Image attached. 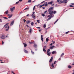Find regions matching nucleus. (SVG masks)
I'll list each match as a JSON object with an SVG mask.
<instances>
[{"mask_svg": "<svg viewBox=\"0 0 74 74\" xmlns=\"http://www.w3.org/2000/svg\"><path fill=\"white\" fill-rule=\"evenodd\" d=\"M51 10H53V8H50L48 10V11L49 12V14H50V15H49L47 17V18H48V17H49V18L47 20V21H48L49 20L51 19V18L53 17V14H53V11Z\"/></svg>", "mask_w": 74, "mask_h": 74, "instance_id": "obj_1", "label": "nucleus"}, {"mask_svg": "<svg viewBox=\"0 0 74 74\" xmlns=\"http://www.w3.org/2000/svg\"><path fill=\"white\" fill-rule=\"evenodd\" d=\"M56 61H55L54 63H53L51 66H50V68L51 69H54V65L56 64Z\"/></svg>", "mask_w": 74, "mask_h": 74, "instance_id": "obj_2", "label": "nucleus"}, {"mask_svg": "<svg viewBox=\"0 0 74 74\" xmlns=\"http://www.w3.org/2000/svg\"><path fill=\"white\" fill-rule=\"evenodd\" d=\"M44 5L45 6V7H47V5H48V3H47V2L45 3V4L42 5H40V6L39 7H40V8H41V7H43V6H44Z\"/></svg>", "mask_w": 74, "mask_h": 74, "instance_id": "obj_3", "label": "nucleus"}, {"mask_svg": "<svg viewBox=\"0 0 74 74\" xmlns=\"http://www.w3.org/2000/svg\"><path fill=\"white\" fill-rule=\"evenodd\" d=\"M0 38H1V39H5V35L4 34L2 35L0 37Z\"/></svg>", "mask_w": 74, "mask_h": 74, "instance_id": "obj_4", "label": "nucleus"}, {"mask_svg": "<svg viewBox=\"0 0 74 74\" xmlns=\"http://www.w3.org/2000/svg\"><path fill=\"white\" fill-rule=\"evenodd\" d=\"M67 0H64L63 1H60L59 3H64L65 4L67 3Z\"/></svg>", "mask_w": 74, "mask_h": 74, "instance_id": "obj_5", "label": "nucleus"}, {"mask_svg": "<svg viewBox=\"0 0 74 74\" xmlns=\"http://www.w3.org/2000/svg\"><path fill=\"white\" fill-rule=\"evenodd\" d=\"M34 14H35V12H33L32 14V17L34 19H35V18H36V16H36V15Z\"/></svg>", "mask_w": 74, "mask_h": 74, "instance_id": "obj_6", "label": "nucleus"}, {"mask_svg": "<svg viewBox=\"0 0 74 74\" xmlns=\"http://www.w3.org/2000/svg\"><path fill=\"white\" fill-rule=\"evenodd\" d=\"M53 57H52L51 58V59H50V60L49 61V62L50 63V64H51V63L52 62V60H53Z\"/></svg>", "mask_w": 74, "mask_h": 74, "instance_id": "obj_7", "label": "nucleus"}, {"mask_svg": "<svg viewBox=\"0 0 74 74\" xmlns=\"http://www.w3.org/2000/svg\"><path fill=\"white\" fill-rule=\"evenodd\" d=\"M15 7H13V8H10V11H11V12H13V11L15 10Z\"/></svg>", "mask_w": 74, "mask_h": 74, "instance_id": "obj_8", "label": "nucleus"}, {"mask_svg": "<svg viewBox=\"0 0 74 74\" xmlns=\"http://www.w3.org/2000/svg\"><path fill=\"white\" fill-rule=\"evenodd\" d=\"M46 48H47V46H45L43 48V51L44 52H46V50H45V49H46Z\"/></svg>", "mask_w": 74, "mask_h": 74, "instance_id": "obj_9", "label": "nucleus"}, {"mask_svg": "<svg viewBox=\"0 0 74 74\" xmlns=\"http://www.w3.org/2000/svg\"><path fill=\"white\" fill-rule=\"evenodd\" d=\"M8 16H9L8 18H11L12 16V14H11L10 15V14H8Z\"/></svg>", "mask_w": 74, "mask_h": 74, "instance_id": "obj_10", "label": "nucleus"}, {"mask_svg": "<svg viewBox=\"0 0 74 74\" xmlns=\"http://www.w3.org/2000/svg\"><path fill=\"white\" fill-rule=\"evenodd\" d=\"M8 24H9V23H7L6 25H4V27H5V28H7V27L8 26Z\"/></svg>", "mask_w": 74, "mask_h": 74, "instance_id": "obj_11", "label": "nucleus"}, {"mask_svg": "<svg viewBox=\"0 0 74 74\" xmlns=\"http://www.w3.org/2000/svg\"><path fill=\"white\" fill-rule=\"evenodd\" d=\"M47 53V55H48V56H50V55L51 54V53L50 52H49Z\"/></svg>", "mask_w": 74, "mask_h": 74, "instance_id": "obj_12", "label": "nucleus"}, {"mask_svg": "<svg viewBox=\"0 0 74 74\" xmlns=\"http://www.w3.org/2000/svg\"><path fill=\"white\" fill-rule=\"evenodd\" d=\"M52 54H56V51H54L52 52Z\"/></svg>", "mask_w": 74, "mask_h": 74, "instance_id": "obj_13", "label": "nucleus"}, {"mask_svg": "<svg viewBox=\"0 0 74 74\" xmlns=\"http://www.w3.org/2000/svg\"><path fill=\"white\" fill-rule=\"evenodd\" d=\"M14 21H12V22L10 24V26H12V25H13V24H14Z\"/></svg>", "mask_w": 74, "mask_h": 74, "instance_id": "obj_14", "label": "nucleus"}, {"mask_svg": "<svg viewBox=\"0 0 74 74\" xmlns=\"http://www.w3.org/2000/svg\"><path fill=\"white\" fill-rule=\"evenodd\" d=\"M26 23L27 24H29V23H30V21H26Z\"/></svg>", "mask_w": 74, "mask_h": 74, "instance_id": "obj_15", "label": "nucleus"}, {"mask_svg": "<svg viewBox=\"0 0 74 74\" xmlns=\"http://www.w3.org/2000/svg\"><path fill=\"white\" fill-rule=\"evenodd\" d=\"M43 36L41 35V40L42 42H43Z\"/></svg>", "mask_w": 74, "mask_h": 74, "instance_id": "obj_16", "label": "nucleus"}, {"mask_svg": "<svg viewBox=\"0 0 74 74\" xmlns=\"http://www.w3.org/2000/svg\"><path fill=\"white\" fill-rule=\"evenodd\" d=\"M24 51L25 53H28V51H27L25 49L24 50Z\"/></svg>", "mask_w": 74, "mask_h": 74, "instance_id": "obj_17", "label": "nucleus"}, {"mask_svg": "<svg viewBox=\"0 0 74 74\" xmlns=\"http://www.w3.org/2000/svg\"><path fill=\"white\" fill-rule=\"evenodd\" d=\"M8 10H7L6 11H5V14H8Z\"/></svg>", "mask_w": 74, "mask_h": 74, "instance_id": "obj_18", "label": "nucleus"}, {"mask_svg": "<svg viewBox=\"0 0 74 74\" xmlns=\"http://www.w3.org/2000/svg\"><path fill=\"white\" fill-rule=\"evenodd\" d=\"M34 47H35V48H37V45H36V44H34Z\"/></svg>", "mask_w": 74, "mask_h": 74, "instance_id": "obj_19", "label": "nucleus"}, {"mask_svg": "<svg viewBox=\"0 0 74 74\" xmlns=\"http://www.w3.org/2000/svg\"><path fill=\"white\" fill-rule=\"evenodd\" d=\"M52 3H53V2L51 1V2H49L48 3V4H52Z\"/></svg>", "mask_w": 74, "mask_h": 74, "instance_id": "obj_20", "label": "nucleus"}, {"mask_svg": "<svg viewBox=\"0 0 74 74\" xmlns=\"http://www.w3.org/2000/svg\"><path fill=\"white\" fill-rule=\"evenodd\" d=\"M48 41H49V39H48V38H47L46 39V42H48Z\"/></svg>", "mask_w": 74, "mask_h": 74, "instance_id": "obj_21", "label": "nucleus"}, {"mask_svg": "<svg viewBox=\"0 0 74 74\" xmlns=\"http://www.w3.org/2000/svg\"><path fill=\"white\" fill-rule=\"evenodd\" d=\"M9 28H10V26H8V29H6V31H8V29H9Z\"/></svg>", "mask_w": 74, "mask_h": 74, "instance_id": "obj_22", "label": "nucleus"}, {"mask_svg": "<svg viewBox=\"0 0 74 74\" xmlns=\"http://www.w3.org/2000/svg\"><path fill=\"white\" fill-rule=\"evenodd\" d=\"M23 44L24 45V47H26V46H27V45H26V44L25 43H23Z\"/></svg>", "mask_w": 74, "mask_h": 74, "instance_id": "obj_23", "label": "nucleus"}, {"mask_svg": "<svg viewBox=\"0 0 74 74\" xmlns=\"http://www.w3.org/2000/svg\"><path fill=\"white\" fill-rule=\"evenodd\" d=\"M49 49H53V47L52 46H51L49 48Z\"/></svg>", "mask_w": 74, "mask_h": 74, "instance_id": "obj_24", "label": "nucleus"}, {"mask_svg": "<svg viewBox=\"0 0 74 74\" xmlns=\"http://www.w3.org/2000/svg\"><path fill=\"white\" fill-rule=\"evenodd\" d=\"M32 29H30L29 30V32L30 33H31L32 32Z\"/></svg>", "mask_w": 74, "mask_h": 74, "instance_id": "obj_25", "label": "nucleus"}, {"mask_svg": "<svg viewBox=\"0 0 74 74\" xmlns=\"http://www.w3.org/2000/svg\"><path fill=\"white\" fill-rule=\"evenodd\" d=\"M46 25L44 24L43 25V27L44 28H45L46 27Z\"/></svg>", "mask_w": 74, "mask_h": 74, "instance_id": "obj_26", "label": "nucleus"}, {"mask_svg": "<svg viewBox=\"0 0 74 74\" xmlns=\"http://www.w3.org/2000/svg\"><path fill=\"white\" fill-rule=\"evenodd\" d=\"M56 11H54V12H53V14H56Z\"/></svg>", "mask_w": 74, "mask_h": 74, "instance_id": "obj_27", "label": "nucleus"}, {"mask_svg": "<svg viewBox=\"0 0 74 74\" xmlns=\"http://www.w3.org/2000/svg\"><path fill=\"white\" fill-rule=\"evenodd\" d=\"M31 25H32V26H33V25H34V23H33V22H32L31 23Z\"/></svg>", "mask_w": 74, "mask_h": 74, "instance_id": "obj_28", "label": "nucleus"}, {"mask_svg": "<svg viewBox=\"0 0 74 74\" xmlns=\"http://www.w3.org/2000/svg\"><path fill=\"white\" fill-rule=\"evenodd\" d=\"M59 20L58 19L54 23V24H55L56 23V22H58V21Z\"/></svg>", "mask_w": 74, "mask_h": 74, "instance_id": "obj_29", "label": "nucleus"}, {"mask_svg": "<svg viewBox=\"0 0 74 74\" xmlns=\"http://www.w3.org/2000/svg\"><path fill=\"white\" fill-rule=\"evenodd\" d=\"M69 33H70V31H68V32H66L65 33V34H69Z\"/></svg>", "mask_w": 74, "mask_h": 74, "instance_id": "obj_30", "label": "nucleus"}, {"mask_svg": "<svg viewBox=\"0 0 74 74\" xmlns=\"http://www.w3.org/2000/svg\"><path fill=\"white\" fill-rule=\"evenodd\" d=\"M29 44H34V42H29Z\"/></svg>", "mask_w": 74, "mask_h": 74, "instance_id": "obj_31", "label": "nucleus"}, {"mask_svg": "<svg viewBox=\"0 0 74 74\" xmlns=\"http://www.w3.org/2000/svg\"><path fill=\"white\" fill-rule=\"evenodd\" d=\"M28 3H31L32 2V1L31 0H29L28 1Z\"/></svg>", "mask_w": 74, "mask_h": 74, "instance_id": "obj_32", "label": "nucleus"}, {"mask_svg": "<svg viewBox=\"0 0 74 74\" xmlns=\"http://www.w3.org/2000/svg\"><path fill=\"white\" fill-rule=\"evenodd\" d=\"M68 68H69V69H71V66H68Z\"/></svg>", "mask_w": 74, "mask_h": 74, "instance_id": "obj_33", "label": "nucleus"}, {"mask_svg": "<svg viewBox=\"0 0 74 74\" xmlns=\"http://www.w3.org/2000/svg\"><path fill=\"white\" fill-rule=\"evenodd\" d=\"M50 51V49H48L47 51V53H48V52H49Z\"/></svg>", "mask_w": 74, "mask_h": 74, "instance_id": "obj_34", "label": "nucleus"}, {"mask_svg": "<svg viewBox=\"0 0 74 74\" xmlns=\"http://www.w3.org/2000/svg\"><path fill=\"white\" fill-rule=\"evenodd\" d=\"M29 8H27L25 9L24 10H29Z\"/></svg>", "mask_w": 74, "mask_h": 74, "instance_id": "obj_35", "label": "nucleus"}, {"mask_svg": "<svg viewBox=\"0 0 74 74\" xmlns=\"http://www.w3.org/2000/svg\"><path fill=\"white\" fill-rule=\"evenodd\" d=\"M37 22L38 23H40V20H37Z\"/></svg>", "mask_w": 74, "mask_h": 74, "instance_id": "obj_36", "label": "nucleus"}, {"mask_svg": "<svg viewBox=\"0 0 74 74\" xmlns=\"http://www.w3.org/2000/svg\"><path fill=\"white\" fill-rule=\"evenodd\" d=\"M3 18H4V19H8V18L6 17H4Z\"/></svg>", "mask_w": 74, "mask_h": 74, "instance_id": "obj_37", "label": "nucleus"}, {"mask_svg": "<svg viewBox=\"0 0 74 74\" xmlns=\"http://www.w3.org/2000/svg\"><path fill=\"white\" fill-rule=\"evenodd\" d=\"M69 7H74V6L72 5H69Z\"/></svg>", "mask_w": 74, "mask_h": 74, "instance_id": "obj_38", "label": "nucleus"}, {"mask_svg": "<svg viewBox=\"0 0 74 74\" xmlns=\"http://www.w3.org/2000/svg\"><path fill=\"white\" fill-rule=\"evenodd\" d=\"M4 42H3V41H2V45H3V44H4Z\"/></svg>", "mask_w": 74, "mask_h": 74, "instance_id": "obj_39", "label": "nucleus"}, {"mask_svg": "<svg viewBox=\"0 0 74 74\" xmlns=\"http://www.w3.org/2000/svg\"><path fill=\"white\" fill-rule=\"evenodd\" d=\"M42 15L43 16H45V14H42Z\"/></svg>", "mask_w": 74, "mask_h": 74, "instance_id": "obj_40", "label": "nucleus"}, {"mask_svg": "<svg viewBox=\"0 0 74 74\" xmlns=\"http://www.w3.org/2000/svg\"><path fill=\"white\" fill-rule=\"evenodd\" d=\"M23 21H24V22H26V20L25 19H23Z\"/></svg>", "mask_w": 74, "mask_h": 74, "instance_id": "obj_41", "label": "nucleus"}, {"mask_svg": "<svg viewBox=\"0 0 74 74\" xmlns=\"http://www.w3.org/2000/svg\"><path fill=\"white\" fill-rule=\"evenodd\" d=\"M35 9V6L34 7L33 9V10L34 11V9Z\"/></svg>", "mask_w": 74, "mask_h": 74, "instance_id": "obj_42", "label": "nucleus"}, {"mask_svg": "<svg viewBox=\"0 0 74 74\" xmlns=\"http://www.w3.org/2000/svg\"><path fill=\"white\" fill-rule=\"evenodd\" d=\"M63 55H64V53H62V54L61 55V56H62Z\"/></svg>", "mask_w": 74, "mask_h": 74, "instance_id": "obj_43", "label": "nucleus"}, {"mask_svg": "<svg viewBox=\"0 0 74 74\" xmlns=\"http://www.w3.org/2000/svg\"><path fill=\"white\" fill-rule=\"evenodd\" d=\"M31 52L33 54H34V52L32 51H31Z\"/></svg>", "mask_w": 74, "mask_h": 74, "instance_id": "obj_44", "label": "nucleus"}, {"mask_svg": "<svg viewBox=\"0 0 74 74\" xmlns=\"http://www.w3.org/2000/svg\"><path fill=\"white\" fill-rule=\"evenodd\" d=\"M26 26H27V27H29L27 25H26Z\"/></svg>", "mask_w": 74, "mask_h": 74, "instance_id": "obj_45", "label": "nucleus"}, {"mask_svg": "<svg viewBox=\"0 0 74 74\" xmlns=\"http://www.w3.org/2000/svg\"><path fill=\"white\" fill-rule=\"evenodd\" d=\"M47 11H46L45 12V14L46 13H47Z\"/></svg>", "mask_w": 74, "mask_h": 74, "instance_id": "obj_46", "label": "nucleus"}, {"mask_svg": "<svg viewBox=\"0 0 74 74\" xmlns=\"http://www.w3.org/2000/svg\"><path fill=\"white\" fill-rule=\"evenodd\" d=\"M2 22V21L1 20V19H0V22Z\"/></svg>", "mask_w": 74, "mask_h": 74, "instance_id": "obj_47", "label": "nucleus"}, {"mask_svg": "<svg viewBox=\"0 0 74 74\" xmlns=\"http://www.w3.org/2000/svg\"><path fill=\"white\" fill-rule=\"evenodd\" d=\"M18 3H19V2H16V4H18Z\"/></svg>", "mask_w": 74, "mask_h": 74, "instance_id": "obj_48", "label": "nucleus"}, {"mask_svg": "<svg viewBox=\"0 0 74 74\" xmlns=\"http://www.w3.org/2000/svg\"><path fill=\"white\" fill-rule=\"evenodd\" d=\"M37 29H40V27H37Z\"/></svg>", "mask_w": 74, "mask_h": 74, "instance_id": "obj_49", "label": "nucleus"}, {"mask_svg": "<svg viewBox=\"0 0 74 74\" xmlns=\"http://www.w3.org/2000/svg\"><path fill=\"white\" fill-rule=\"evenodd\" d=\"M61 58H60L58 60H61Z\"/></svg>", "mask_w": 74, "mask_h": 74, "instance_id": "obj_50", "label": "nucleus"}, {"mask_svg": "<svg viewBox=\"0 0 74 74\" xmlns=\"http://www.w3.org/2000/svg\"><path fill=\"white\" fill-rule=\"evenodd\" d=\"M12 73L13 74H14V71H12Z\"/></svg>", "mask_w": 74, "mask_h": 74, "instance_id": "obj_51", "label": "nucleus"}, {"mask_svg": "<svg viewBox=\"0 0 74 74\" xmlns=\"http://www.w3.org/2000/svg\"><path fill=\"white\" fill-rule=\"evenodd\" d=\"M22 0H19V1H20V2L22 1Z\"/></svg>", "mask_w": 74, "mask_h": 74, "instance_id": "obj_52", "label": "nucleus"}, {"mask_svg": "<svg viewBox=\"0 0 74 74\" xmlns=\"http://www.w3.org/2000/svg\"><path fill=\"white\" fill-rule=\"evenodd\" d=\"M54 43H55V41H54L53 42V44H54Z\"/></svg>", "mask_w": 74, "mask_h": 74, "instance_id": "obj_53", "label": "nucleus"}, {"mask_svg": "<svg viewBox=\"0 0 74 74\" xmlns=\"http://www.w3.org/2000/svg\"><path fill=\"white\" fill-rule=\"evenodd\" d=\"M50 45L51 46H52V43H51V44H50Z\"/></svg>", "mask_w": 74, "mask_h": 74, "instance_id": "obj_54", "label": "nucleus"}, {"mask_svg": "<svg viewBox=\"0 0 74 74\" xmlns=\"http://www.w3.org/2000/svg\"><path fill=\"white\" fill-rule=\"evenodd\" d=\"M41 29H40V30H39V32H41Z\"/></svg>", "mask_w": 74, "mask_h": 74, "instance_id": "obj_55", "label": "nucleus"}, {"mask_svg": "<svg viewBox=\"0 0 74 74\" xmlns=\"http://www.w3.org/2000/svg\"><path fill=\"white\" fill-rule=\"evenodd\" d=\"M72 5H74V3H72L71 4Z\"/></svg>", "mask_w": 74, "mask_h": 74, "instance_id": "obj_56", "label": "nucleus"}, {"mask_svg": "<svg viewBox=\"0 0 74 74\" xmlns=\"http://www.w3.org/2000/svg\"><path fill=\"white\" fill-rule=\"evenodd\" d=\"M43 9H45V7H42Z\"/></svg>", "mask_w": 74, "mask_h": 74, "instance_id": "obj_57", "label": "nucleus"}, {"mask_svg": "<svg viewBox=\"0 0 74 74\" xmlns=\"http://www.w3.org/2000/svg\"><path fill=\"white\" fill-rule=\"evenodd\" d=\"M32 42H34V41H32Z\"/></svg>", "mask_w": 74, "mask_h": 74, "instance_id": "obj_58", "label": "nucleus"}, {"mask_svg": "<svg viewBox=\"0 0 74 74\" xmlns=\"http://www.w3.org/2000/svg\"><path fill=\"white\" fill-rule=\"evenodd\" d=\"M3 61V60H0V62H2Z\"/></svg>", "mask_w": 74, "mask_h": 74, "instance_id": "obj_59", "label": "nucleus"}, {"mask_svg": "<svg viewBox=\"0 0 74 74\" xmlns=\"http://www.w3.org/2000/svg\"><path fill=\"white\" fill-rule=\"evenodd\" d=\"M52 47H55V46H52Z\"/></svg>", "mask_w": 74, "mask_h": 74, "instance_id": "obj_60", "label": "nucleus"}, {"mask_svg": "<svg viewBox=\"0 0 74 74\" xmlns=\"http://www.w3.org/2000/svg\"><path fill=\"white\" fill-rule=\"evenodd\" d=\"M4 63V62H1V63Z\"/></svg>", "mask_w": 74, "mask_h": 74, "instance_id": "obj_61", "label": "nucleus"}, {"mask_svg": "<svg viewBox=\"0 0 74 74\" xmlns=\"http://www.w3.org/2000/svg\"><path fill=\"white\" fill-rule=\"evenodd\" d=\"M29 14H28L27 16H29Z\"/></svg>", "mask_w": 74, "mask_h": 74, "instance_id": "obj_62", "label": "nucleus"}, {"mask_svg": "<svg viewBox=\"0 0 74 74\" xmlns=\"http://www.w3.org/2000/svg\"><path fill=\"white\" fill-rule=\"evenodd\" d=\"M7 63H8V61L7 62H6Z\"/></svg>", "mask_w": 74, "mask_h": 74, "instance_id": "obj_63", "label": "nucleus"}, {"mask_svg": "<svg viewBox=\"0 0 74 74\" xmlns=\"http://www.w3.org/2000/svg\"><path fill=\"white\" fill-rule=\"evenodd\" d=\"M21 13H22V12H21L20 14H21Z\"/></svg>", "mask_w": 74, "mask_h": 74, "instance_id": "obj_64", "label": "nucleus"}]
</instances>
